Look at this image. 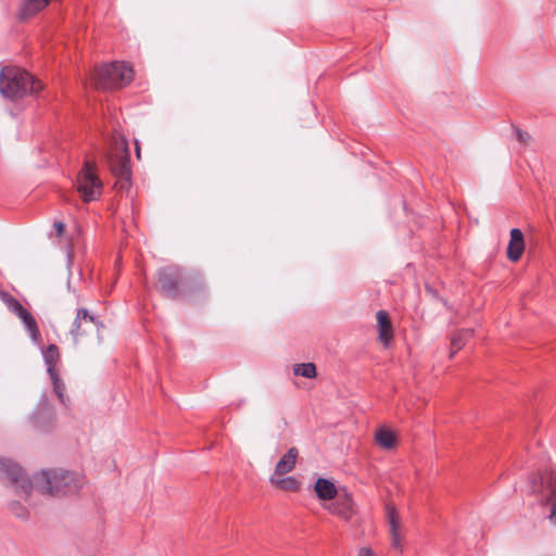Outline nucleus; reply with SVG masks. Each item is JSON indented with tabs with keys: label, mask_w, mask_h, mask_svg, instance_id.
Here are the masks:
<instances>
[{
	"label": "nucleus",
	"mask_w": 556,
	"mask_h": 556,
	"mask_svg": "<svg viewBox=\"0 0 556 556\" xmlns=\"http://www.w3.org/2000/svg\"><path fill=\"white\" fill-rule=\"evenodd\" d=\"M136 156H137V159L141 157V150H140V146H139L138 141H136Z\"/></svg>",
	"instance_id": "7c9ffc66"
},
{
	"label": "nucleus",
	"mask_w": 556,
	"mask_h": 556,
	"mask_svg": "<svg viewBox=\"0 0 556 556\" xmlns=\"http://www.w3.org/2000/svg\"><path fill=\"white\" fill-rule=\"evenodd\" d=\"M83 320L81 319H78V315L76 314V317L72 324V327H71V330H70V333L72 334V337L74 338L75 341H77L78 337L79 336H83L84 333H86V330L83 329Z\"/></svg>",
	"instance_id": "a878e982"
},
{
	"label": "nucleus",
	"mask_w": 556,
	"mask_h": 556,
	"mask_svg": "<svg viewBox=\"0 0 556 556\" xmlns=\"http://www.w3.org/2000/svg\"><path fill=\"white\" fill-rule=\"evenodd\" d=\"M333 513L349 520L354 514V502L352 495L344 491L338 495L337 502L334 503Z\"/></svg>",
	"instance_id": "dca6fc26"
},
{
	"label": "nucleus",
	"mask_w": 556,
	"mask_h": 556,
	"mask_svg": "<svg viewBox=\"0 0 556 556\" xmlns=\"http://www.w3.org/2000/svg\"><path fill=\"white\" fill-rule=\"evenodd\" d=\"M375 438H376L377 443L381 447L387 448V450L393 448L396 444L395 434L391 430L386 429V428H380L376 432Z\"/></svg>",
	"instance_id": "412c9836"
},
{
	"label": "nucleus",
	"mask_w": 556,
	"mask_h": 556,
	"mask_svg": "<svg viewBox=\"0 0 556 556\" xmlns=\"http://www.w3.org/2000/svg\"><path fill=\"white\" fill-rule=\"evenodd\" d=\"M8 509L12 515H14L16 518L21 520L29 519L28 508L18 501H11L8 504Z\"/></svg>",
	"instance_id": "b1692460"
},
{
	"label": "nucleus",
	"mask_w": 556,
	"mask_h": 556,
	"mask_svg": "<svg viewBox=\"0 0 556 556\" xmlns=\"http://www.w3.org/2000/svg\"><path fill=\"white\" fill-rule=\"evenodd\" d=\"M2 300L8 308L22 320L31 340L37 343L40 339V331L34 316L11 294L2 293Z\"/></svg>",
	"instance_id": "1a4fd4ad"
},
{
	"label": "nucleus",
	"mask_w": 556,
	"mask_h": 556,
	"mask_svg": "<svg viewBox=\"0 0 556 556\" xmlns=\"http://www.w3.org/2000/svg\"><path fill=\"white\" fill-rule=\"evenodd\" d=\"M49 377H50L52 386H53V391H54L55 395L58 396L60 403L64 406H67L68 397L65 396V394H64L65 384H64L63 380L61 379V377L59 376L58 372H53V375H49Z\"/></svg>",
	"instance_id": "4be33fe9"
},
{
	"label": "nucleus",
	"mask_w": 556,
	"mask_h": 556,
	"mask_svg": "<svg viewBox=\"0 0 556 556\" xmlns=\"http://www.w3.org/2000/svg\"><path fill=\"white\" fill-rule=\"evenodd\" d=\"M203 288L200 275L190 273L178 265H166L156 271L155 289L166 299L178 300L202 291Z\"/></svg>",
	"instance_id": "f257e3e1"
},
{
	"label": "nucleus",
	"mask_w": 556,
	"mask_h": 556,
	"mask_svg": "<svg viewBox=\"0 0 556 556\" xmlns=\"http://www.w3.org/2000/svg\"><path fill=\"white\" fill-rule=\"evenodd\" d=\"M525 251V236L519 228L510 230V239L507 245V258L518 262Z\"/></svg>",
	"instance_id": "9b49d317"
},
{
	"label": "nucleus",
	"mask_w": 556,
	"mask_h": 556,
	"mask_svg": "<svg viewBox=\"0 0 556 556\" xmlns=\"http://www.w3.org/2000/svg\"><path fill=\"white\" fill-rule=\"evenodd\" d=\"M96 79L102 89H118L132 81L134 71L127 63L115 61L97 70Z\"/></svg>",
	"instance_id": "423d86ee"
},
{
	"label": "nucleus",
	"mask_w": 556,
	"mask_h": 556,
	"mask_svg": "<svg viewBox=\"0 0 556 556\" xmlns=\"http://www.w3.org/2000/svg\"><path fill=\"white\" fill-rule=\"evenodd\" d=\"M513 130H514V134L516 136V139L522 143V144H528L531 140V136L529 132L518 128L517 126L513 125Z\"/></svg>",
	"instance_id": "bb28decb"
},
{
	"label": "nucleus",
	"mask_w": 556,
	"mask_h": 556,
	"mask_svg": "<svg viewBox=\"0 0 556 556\" xmlns=\"http://www.w3.org/2000/svg\"><path fill=\"white\" fill-rule=\"evenodd\" d=\"M425 289L427 293L440 300L444 305H446V302L439 296L438 291L433 287H431L430 285H426Z\"/></svg>",
	"instance_id": "cd10ccee"
},
{
	"label": "nucleus",
	"mask_w": 556,
	"mask_h": 556,
	"mask_svg": "<svg viewBox=\"0 0 556 556\" xmlns=\"http://www.w3.org/2000/svg\"><path fill=\"white\" fill-rule=\"evenodd\" d=\"M293 374L304 378H315L317 375L316 366L314 363H301L293 367Z\"/></svg>",
	"instance_id": "5701e85b"
},
{
	"label": "nucleus",
	"mask_w": 556,
	"mask_h": 556,
	"mask_svg": "<svg viewBox=\"0 0 556 556\" xmlns=\"http://www.w3.org/2000/svg\"><path fill=\"white\" fill-rule=\"evenodd\" d=\"M269 481L276 488L288 492H296L301 485L294 477L276 478L274 475L270 477Z\"/></svg>",
	"instance_id": "6ab92c4d"
},
{
	"label": "nucleus",
	"mask_w": 556,
	"mask_h": 556,
	"mask_svg": "<svg viewBox=\"0 0 556 556\" xmlns=\"http://www.w3.org/2000/svg\"><path fill=\"white\" fill-rule=\"evenodd\" d=\"M78 319H81L84 324L91 323L97 326V328L103 327V324L97 319L96 316L91 315L87 308H78L77 309Z\"/></svg>",
	"instance_id": "393cba45"
},
{
	"label": "nucleus",
	"mask_w": 556,
	"mask_h": 556,
	"mask_svg": "<svg viewBox=\"0 0 556 556\" xmlns=\"http://www.w3.org/2000/svg\"><path fill=\"white\" fill-rule=\"evenodd\" d=\"M379 340L388 346L393 338V326L390 315L386 311H378L376 314Z\"/></svg>",
	"instance_id": "f8f14e48"
},
{
	"label": "nucleus",
	"mask_w": 556,
	"mask_h": 556,
	"mask_svg": "<svg viewBox=\"0 0 556 556\" xmlns=\"http://www.w3.org/2000/svg\"><path fill=\"white\" fill-rule=\"evenodd\" d=\"M35 489L42 494L55 497L72 496L84 485V477L77 472L52 469L42 470L34 476Z\"/></svg>",
	"instance_id": "f03ea898"
},
{
	"label": "nucleus",
	"mask_w": 556,
	"mask_h": 556,
	"mask_svg": "<svg viewBox=\"0 0 556 556\" xmlns=\"http://www.w3.org/2000/svg\"><path fill=\"white\" fill-rule=\"evenodd\" d=\"M358 556H374V554L369 548L363 547L361 548Z\"/></svg>",
	"instance_id": "c756f323"
},
{
	"label": "nucleus",
	"mask_w": 556,
	"mask_h": 556,
	"mask_svg": "<svg viewBox=\"0 0 556 556\" xmlns=\"http://www.w3.org/2000/svg\"><path fill=\"white\" fill-rule=\"evenodd\" d=\"M473 333L472 329H462L455 332L451 340L452 352L450 357H453L456 352H458Z\"/></svg>",
	"instance_id": "aec40b11"
},
{
	"label": "nucleus",
	"mask_w": 556,
	"mask_h": 556,
	"mask_svg": "<svg viewBox=\"0 0 556 556\" xmlns=\"http://www.w3.org/2000/svg\"><path fill=\"white\" fill-rule=\"evenodd\" d=\"M386 509H387V518H388V522H389V526H390V532H391V538H392V545L393 547L395 548H400L401 547V543H400V534H399V516H397V511H396V508L390 504H388L386 506Z\"/></svg>",
	"instance_id": "f3484780"
},
{
	"label": "nucleus",
	"mask_w": 556,
	"mask_h": 556,
	"mask_svg": "<svg viewBox=\"0 0 556 556\" xmlns=\"http://www.w3.org/2000/svg\"><path fill=\"white\" fill-rule=\"evenodd\" d=\"M102 182L96 174V165L86 161L77 175V190L83 201L88 203L98 200L102 193Z\"/></svg>",
	"instance_id": "6e6552de"
},
{
	"label": "nucleus",
	"mask_w": 556,
	"mask_h": 556,
	"mask_svg": "<svg viewBox=\"0 0 556 556\" xmlns=\"http://www.w3.org/2000/svg\"><path fill=\"white\" fill-rule=\"evenodd\" d=\"M34 424L40 430H48L54 421V408L50 404L47 394L40 396L38 406L33 414Z\"/></svg>",
	"instance_id": "9d476101"
},
{
	"label": "nucleus",
	"mask_w": 556,
	"mask_h": 556,
	"mask_svg": "<svg viewBox=\"0 0 556 556\" xmlns=\"http://www.w3.org/2000/svg\"><path fill=\"white\" fill-rule=\"evenodd\" d=\"M0 479L16 486L17 493L28 497L35 488L34 478L29 479L23 468L9 458H0Z\"/></svg>",
	"instance_id": "0eeeda50"
},
{
	"label": "nucleus",
	"mask_w": 556,
	"mask_h": 556,
	"mask_svg": "<svg viewBox=\"0 0 556 556\" xmlns=\"http://www.w3.org/2000/svg\"><path fill=\"white\" fill-rule=\"evenodd\" d=\"M42 354L48 374L53 375V372H58L56 363L60 358L59 348L55 344H49Z\"/></svg>",
	"instance_id": "a211bd4d"
},
{
	"label": "nucleus",
	"mask_w": 556,
	"mask_h": 556,
	"mask_svg": "<svg viewBox=\"0 0 556 556\" xmlns=\"http://www.w3.org/2000/svg\"><path fill=\"white\" fill-rule=\"evenodd\" d=\"M54 227L59 235H62L65 229V225L62 222L54 223Z\"/></svg>",
	"instance_id": "c85d7f7f"
},
{
	"label": "nucleus",
	"mask_w": 556,
	"mask_h": 556,
	"mask_svg": "<svg viewBox=\"0 0 556 556\" xmlns=\"http://www.w3.org/2000/svg\"><path fill=\"white\" fill-rule=\"evenodd\" d=\"M528 489L540 496L543 505L551 506L548 519L556 525V471L553 469L538 470L528 480Z\"/></svg>",
	"instance_id": "20e7f679"
},
{
	"label": "nucleus",
	"mask_w": 556,
	"mask_h": 556,
	"mask_svg": "<svg viewBox=\"0 0 556 556\" xmlns=\"http://www.w3.org/2000/svg\"><path fill=\"white\" fill-rule=\"evenodd\" d=\"M50 1L51 0H24L17 13V18L20 21L31 18L43 10Z\"/></svg>",
	"instance_id": "2eb2a0df"
},
{
	"label": "nucleus",
	"mask_w": 556,
	"mask_h": 556,
	"mask_svg": "<svg viewBox=\"0 0 556 556\" xmlns=\"http://www.w3.org/2000/svg\"><path fill=\"white\" fill-rule=\"evenodd\" d=\"M299 457V451L296 447H290L283 456L276 464L274 475L275 476H283L286 473L291 472L294 467L296 459Z\"/></svg>",
	"instance_id": "4468645a"
},
{
	"label": "nucleus",
	"mask_w": 556,
	"mask_h": 556,
	"mask_svg": "<svg viewBox=\"0 0 556 556\" xmlns=\"http://www.w3.org/2000/svg\"><path fill=\"white\" fill-rule=\"evenodd\" d=\"M108 164L121 190L131 186L130 152L128 142L121 137L114 140V148L108 155Z\"/></svg>",
	"instance_id": "39448f33"
},
{
	"label": "nucleus",
	"mask_w": 556,
	"mask_h": 556,
	"mask_svg": "<svg viewBox=\"0 0 556 556\" xmlns=\"http://www.w3.org/2000/svg\"><path fill=\"white\" fill-rule=\"evenodd\" d=\"M42 84L25 70L4 66L0 71V93L12 101L38 94Z\"/></svg>",
	"instance_id": "7ed1b4c3"
},
{
	"label": "nucleus",
	"mask_w": 556,
	"mask_h": 556,
	"mask_svg": "<svg viewBox=\"0 0 556 556\" xmlns=\"http://www.w3.org/2000/svg\"><path fill=\"white\" fill-rule=\"evenodd\" d=\"M314 491L320 501H331L338 495L334 482L327 478H318L315 481Z\"/></svg>",
	"instance_id": "ddd939ff"
}]
</instances>
